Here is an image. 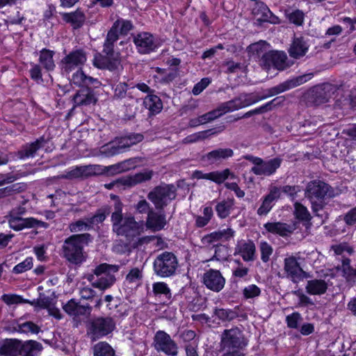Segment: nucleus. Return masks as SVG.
<instances>
[{
  "label": "nucleus",
  "mask_w": 356,
  "mask_h": 356,
  "mask_svg": "<svg viewBox=\"0 0 356 356\" xmlns=\"http://www.w3.org/2000/svg\"><path fill=\"white\" fill-rule=\"evenodd\" d=\"M113 210V205H104L98 209L92 217L87 218V220H88L91 225V228H93L94 225L102 223L106 220V217L110 213H112Z\"/></svg>",
  "instance_id": "473e14b6"
},
{
  "label": "nucleus",
  "mask_w": 356,
  "mask_h": 356,
  "mask_svg": "<svg viewBox=\"0 0 356 356\" xmlns=\"http://www.w3.org/2000/svg\"><path fill=\"white\" fill-rule=\"evenodd\" d=\"M119 269L118 265L101 264L94 269L93 274L88 275L87 279L93 287L104 291L115 282L116 279L111 273H116Z\"/></svg>",
  "instance_id": "39448f33"
},
{
  "label": "nucleus",
  "mask_w": 356,
  "mask_h": 356,
  "mask_svg": "<svg viewBox=\"0 0 356 356\" xmlns=\"http://www.w3.org/2000/svg\"><path fill=\"white\" fill-rule=\"evenodd\" d=\"M308 76L309 75L305 74L288 79L274 87L268 89L267 94L264 96H260V97H264V99L300 86L307 81Z\"/></svg>",
  "instance_id": "2eb2a0df"
},
{
  "label": "nucleus",
  "mask_w": 356,
  "mask_h": 356,
  "mask_svg": "<svg viewBox=\"0 0 356 356\" xmlns=\"http://www.w3.org/2000/svg\"><path fill=\"white\" fill-rule=\"evenodd\" d=\"M140 161L141 159L139 157H134L119 162L121 167V171L124 172L135 169L138 163Z\"/></svg>",
  "instance_id": "052dcab7"
},
{
  "label": "nucleus",
  "mask_w": 356,
  "mask_h": 356,
  "mask_svg": "<svg viewBox=\"0 0 356 356\" xmlns=\"http://www.w3.org/2000/svg\"><path fill=\"white\" fill-rule=\"evenodd\" d=\"M136 211L139 213L143 214L147 213V216L150 211H153L154 209L150 207L149 203L146 200H141L138 202L135 205Z\"/></svg>",
  "instance_id": "338daca9"
},
{
  "label": "nucleus",
  "mask_w": 356,
  "mask_h": 356,
  "mask_svg": "<svg viewBox=\"0 0 356 356\" xmlns=\"http://www.w3.org/2000/svg\"><path fill=\"white\" fill-rule=\"evenodd\" d=\"M256 247L251 240L238 241L234 248V255L239 254L244 261H253L255 259Z\"/></svg>",
  "instance_id": "b1692460"
},
{
  "label": "nucleus",
  "mask_w": 356,
  "mask_h": 356,
  "mask_svg": "<svg viewBox=\"0 0 356 356\" xmlns=\"http://www.w3.org/2000/svg\"><path fill=\"white\" fill-rule=\"evenodd\" d=\"M33 268V258L27 257L23 261L20 262L17 265H16L13 268L12 272L14 274H20L27 270L31 269Z\"/></svg>",
  "instance_id": "603ef678"
},
{
  "label": "nucleus",
  "mask_w": 356,
  "mask_h": 356,
  "mask_svg": "<svg viewBox=\"0 0 356 356\" xmlns=\"http://www.w3.org/2000/svg\"><path fill=\"white\" fill-rule=\"evenodd\" d=\"M203 283L209 289L219 292L225 286V279L219 270L211 268L204 273Z\"/></svg>",
  "instance_id": "a211bd4d"
},
{
  "label": "nucleus",
  "mask_w": 356,
  "mask_h": 356,
  "mask_svg": "<svg viewBox=\"0 0 356 356\" xmlns=\"http://www.w3.org/2000/svg\"><path fill=\"white\" fill-rule=\"evenodd\" d=\"M20 340L6 339L0 342V355L18 356L20 353Z\"/></svg>",
  "instance_id": "cd10ccee"
},
{
  "label": "nucleus",
  "mask_w": 356,
  "mask_h": 356,
  "mask_svg": "<svg viewBox=\"0 0 356 356\" xmlns=\"http://www.w3.org/2000/svg\"><path fill=\"white\" fill-rule=\"evenodd\" d=\"M334 196V188L320 179L310 181L305 189V197L309 200L312 211L317 216H321L318 212L327 204L326 200Z\"/></svg>",
  "instance_id": "7ed1b4c3"
},
{
  "label": "nucleus",
  "mask_w": 356,
  "mask_h": 356,
  "mask_svg": "<svg viewBox=\"0 0 356 356\" xmlns=\"http://www.w3.org/2000/svg\"><path fill=\"white\" fill-rule=\"evenodd\" d=\"M292 293L299 298L298 305L300 307H307L309 305H314V303L312 299L306 296L301 289L293 291Z\"/></svg>",
  "instance_id": "e2e57ef3"
},
{
  "label": "nucleus",
  "mask_w": 356,
  "mask_h": 356,
  "mask_svg": "<svg viewBox=\"0 0 356 356\" xmlns=\"http://www.w3.org/2000/svg\"><path fill=\"white\" fill-rule=\"evenodd\" d=\"M261 259L264 263H267L273 252V247L266 241H261L259 243Z\"/></svg>",
  "instance_id": "3c124183"
},
{
  "label": "nucleus",
  "mask_w": 356,
  "mask_h": 356,
  "mask_svg": "<svg viewBox=\"0 0 356 356\" xmlns=\"http://www.w3.org/2000/svg\"><path fill=\"white\" fill-rule=\"evenodd\" d=\"M28 303L34 307L45 309L49 307L50 299L49 297L45 296L44 294L40 293L39 298L36 300L34 299L33 301L29 300V302Z\"/></svg>",
  "instance_id": "0e129e2a"
},
{
  "label": "nucleus",
  "mask_w": 356,
  "mask_h": 356,
  "mask_svg": "<svg viewBox=\"0 0 356 356\" xmlns=\"http://www.w3.org/2000/svg\"><path fill=\"white\" fill-rule=\"evenodd\" d=\"M70 81L74 85L82 87L86 83V74L81 69L73 74Z\"/></svg>",
  "instance_id": "69168bd1"
},
{
  "label": "nucleus",
  "mask_w": 356,
  "mask_h": 356,
  "mask_svg": "<svg viewBox=\"0 0 356 356\" xmlns=\"http://www.w3.org/2000/svg\"><path fill=\"white\" fill-rule=\"evenodd\" d=\"M233 155L234 152L232 149L219 148L207 153L205 157L211 163H215L223 159L232 157Z\"/></svg>",
  "instance_id": "72a5a7b5"
},
{
  "label": "nucleus",
  "mask_w": 356,
  "mask_h": 356,
  "mask_svg": "<svg viewBox=\"0 0 356 356\" xmlns=\"http://www.w3.org/2000/svg\"><path fill=\"white\" fill-rule=\"evenodd\" d=\"M143 279V271L138 268H134L130 270L126 276V281L130 284H137Z\"/></svg>",
  "instance_id": "6e6d98bb"
},
{
  "label": "nucleus",
  "mask_w": 356,
  "mask_h": 356,
  "mask_svg": "<svg viewBox=\"0 0 356 356\" xmlns=\"http://www.w3.org/2000/svg\"><path fill=\"white\" fill-rule=\"evenodd\" d=\"M234 231L231 228H227L226 229H223L222 231L214 232L209 235L210 238L213 240L215 243L218 242L222 238H225L226 240H228L232 238L234 236Z\"/></svg>",
  "instance_id": "8fccbe9b"
},
{
  "label": "nucleus",
  "mask_w": 356,
  "mask_h": 356,
  "mask_svg": "<svg viewBox=\"0 0 356 356\" xmlns=\"http://www.w3.org/2000/svg\"><path fill=\"white\" fill-rule=\"evenodd\" d=\"M55 52L46 48L40 51L39 62L47 71H53L56 67L54 56Z\"/></svg>",
  "instance_id": "f704fd0d"
},
{
  "label": "nucleus",
  "mask_w": 356,
  "mask_h": 356,
  "mask_svg": "<svg viewBox=\"0 0 356 356\" xmlns=\"http://www.w3.org/2000/svg\"><path fill=\"white\" fill-rule=\"evenodd\" d=\"M236 97L238 100L240 108L249 106L264 99V97L254 95L252 93H241Z\"/></svg>",
  "instance_id": "c03bdc74"
},
{
  "label": "nucleus",
  "mask_w": 356,
  "mask_h": 356,
  "mask_svg": "<svg viewBox=\"0 0 356 356\" xmlns=\"http://www.w3.org/2000/svg\"><path fill=\"white\" fill-rule=\"evenodd\" d=\"M343 273L348 282L351 284L356 283V269L350 266L349 260L343 261Z\"/></svg>",
  "instance_id": "49530a36"
},
{
  "label": "nucleus",
  "mask_w": 356,
  "mask_h": 356,
  "mask_svg": "<svg viewBox=\"0 0 356 356\" xmlns=\"http://www.w3.org/2000/svg\"><path fill=\"white\" fill-rule=\"evenodd\" d=\"M327 283L321 279L308 280L305 286L306 292L310 295L321 296L326 293Z\"/></svg>",
  "instance_id": "7c9ffc66"
},
{
  "label": "nucleus",
  "mask_w": 356,
  "mask_h": 356,
  "mask_svg": "<svg viewBox=\"0 0 356 356\" xmlns=\"http://www.w3.org/2000/svg\"><path fill=\"white\" fill-rule=\"evenodd\" d=\"M252 14L254 15V19L257 22H270V17L272 13L268 8L263 3H258L257 6L253 8Z\"/></svg>",
  "instance_id": "c9c22d12"
},
{
  "label": "nucleus",
  "mask_w": 356,
  "mask_h": 356,
  "mask_svg": "<svg viewBox=\"0 0 356 356\" xmlns=\"http://www.w3.org/2000/svg\"><path fill=\"white\" fill-rule=\"evenodd\" d=\"M63 20L66 22H83L85 16L81 10L77 9L74 13L63 14Z\"/></svg>",
  "instance_id": "864d4df0"
},
{
  "label": "nucleus",
  "mask_w": 356,
  "mask_h": 356,
  "mask_svg": "<svg viewBox=\"0 0 356 356\" xmlns=\"http://www.w3.org/2000/svg\"><path fill=\"white\" fill-rule=\"evenodd\" d=\"M86 60V54L82 49H76L70 52L60 61L62 73L70 74L76 69H81Z\"/></svg>",
  "instance_id": "f8f14e48"
},
{
  "label": "nucleus",
  "mask_w": 356,
  "mask_h": 356,
  "mask_svg": "<svg viewBox=\"0 0 356 356\" xmlns=\"http://www.w3.org/2000/svg\"><path fill=\"white\" fill-rule=\"evenodd\" d=\"M124 204L118 200L113 203V210L111 216L112 230L118 236L133 238L140 234L143 225L137 222L133 216H123Z\"/></svg>",
  "instance_id": "f03ea898"
},
{
  "label": "nucleus",
  "mask_w": 356,
  "mask_h": 356,
  "mask_svg": "<svg viewBox=\"0 0 356 356\" xmlns=\"http://www.w3.org/2000/svg\"><path fill=\"white\" fill-rule=\"evenodd\" d=\"M100 165H88L76 166L71 170L66 172L65 174L59 175L54 177V179H76L79 178H85L97 175Z\"/></svg>",
  "instance_id": "ddd939ff"
},
{
  "label": "nucleus",
  "mask_w": 356,
  "mask_h": 356,
  "mask_svg": "<svg viewBox=\"0 0 356 356\" xmlns=\"http://www.w3.org/2000/svg\"><path fill=\"white\" fill-rule=\"evenodd\" d=\"M10 227L15 231H20L24 228H32L31 218H23L19 216L10 215L8 220Z\"/></svg>",
  "instance_id": "4c0bfd02"
},
{
  "label": "nucleus",
  "mask_w": 356,
  "mask_h": 356,
  "mask_svg": "<svg viewBox=\"0 0 356 356\" xmlns=\"http://www.w3.org/2000/svg\"><path fill=\"white\" fill-rule=\"evenodd\" d=\"M13 331L26 334H37L41 332V328L32 321H26L17 323V325L13 327Z\"/></svg>",
  "instance_id": "58836bf2"
},
{
  "label": "nucleus",
  "mask_w": 356,
  "mask_h": 356,
  "mask_svg": "<svg viewBox=\"0 0 356 356\" xmlns=\"http://www.w3.org/2000/svg\"><path fill=\"white\" fill-rule=\"evenodd\" d=\"M113 24L108 31L104 43L102 54L95 56L94 65L99 69H106L110 71L118 70L121 60L120 53L114 51V43L118 40L119 35H125L132 28L131 24Z\"/></svg>",
  "instance_id": "f257e3e1"
},
{
  "label": "nucleus",
  "mask_w": 356,
  "mask_h": 356,
  "mask_svg": "<svg viewBox=\"0 0 356 356\" xmlns=\"http://www.w3.org/2000/svg\"><path fill=\"white\" fill-rule=\"evenodd\" d=\"M42 350V345L34 340H27L22 342L20 340L21 356H35Z\"/></svg>",
  "instance_id": "2f4dec72"
},
{
  "label": "nucleus",
  "mask_w": 356,
  "mask_h": 356,
  "mask_svg": "<svg viewBox=\"0 0 356 356\" xmlns=\"http://www.w3.org/2000/svg\"><path fill=\"white\" fill-rule=\"evenodd\" d=\"M219 111L221 113V115L225 114L229 112H232L234 111H237L240 109V106L238 104V100L237 97H235L229 101L222 103L218 107Z\"/></svg>",
  "instance_id": "de8ad7c7"
},
{
  "label": "nucleus",
  "mask_w": 356,
  "mask_h": 356,
  "mask_svg": "<svg viewBox=\"0 0 356 356\" xmlns=\"http://www.w3.org/2000/svg\"><path fill=\"white\" fill-rule=\"evenodd\" d=\"M129 85L126 82H120L113 88V99L122 100L127 97L132 99L133 96L128 92Z\"/></svg>",
  "instance_id": "37998d69"
},
{
  "label": "nucleus",
  "mask_w": 356,
  "mask_h": 356,
  "mask_svg": "<svg viewBox=\"0 0 356 356\" xmlns=\"http://www.w3.org/2000/svg\"><path fill=\"white\" fill-rule=\"evenodd\" d=\"M234 201L232 200H224L217 202L215 210L218 216L221 219L228 217L233 209Z\"/></svg>",
  "instance_id": "ea45409f"
},
{
  "label": "nucleus",
  "mask_w": 356,
  "mask_h": 356,
  "mask_svg": "<svg viewBox=\"0 0 356 356\" xmlns=\"http://www.w3.org/2000/svg\"><path fill=\"white\" fill-rule=\"evenodd\" d=\"M152 291L156 297L163 298L165 301H170L172 293L168 284L163 282H154L152 284Z\"/></svg>",
  "instance_id": "e433bc0d"
},
{
  "label": "nucleus",
  "mask_w": 356,
  "mask_h": 356,
  "mask_svg": "<svg viewBox=\"0 0 356 356\" xmlns=\"http://www.w3.org/2000/svg\"><path fill=\"white\" fill-rule=\"evenodd\" d=\"M106 174L107 175H115L117 174L122 173L121 171V167L120 163H118L114 165H108V166H103L100 165V169L99 170L98 174Z\"/></svg>",
  "instance_id": "680f3d73"
},
{
  "label": "nucleus",
  "mask_w": 356,
  "mask_h": 356,
  "mask_svg": "<svg viewBox=\"0 0 356 356\" xmlns=\"http://www.w3.org/2000/svg\"><path fill=\"white\" fill-rule=\"evenodd\" d=\"M1 299L8 305L29 302V300H25L22 296L16 294H4L2 296Z\"/></svg>",
  "instance_id": "4d7b16f0"
},
{
  "label": "nucleus",
  "mask_w": 356,
  "mask_h": 356,
  "mask_svg": "<svg viewBox=\"0 0 356 356\" xmlns=\"http://www.w3.org/2000/svg\"><path fill=\"white\" fill-rule=\"evenodd\" d=\"M134 42L138 51L143 54H149L158 47L157 44L154 41V36L147 32H142L137 34L134 38Z\"/></svg>",
  "instance_id": "6ab92c4d"
},
{
  "label": "nucleus",
  "mask_w": 356,
  "mask_h": 356,
  "mask_svg": "<svg viewBox=\"0 0 356 356\" xmlns=\"http://www.w3.org/2000/svg\"><path fill=\"white\" fill-rule=\"evenodd\" d=\"M143 138V135L141 134L125 135L103 145L100 149V153L106 157L122 154L127 151L132 145L142 141Z\"/></svg>",
  "instance_id": "423d86ee"
},
{
  "label": "nucleus",
  "mask_w": 356,
  "mask_h": 356,
  "mask_svg": "<svg viewBox=\"0 0 356 356\" xmlns=\"http://www.w3.org/2000/svg\"><path fill=\"white\" fill-rule=\"evenodd\" d=\"M69 229L71 232H79L81 231H89L92 229L87 218L85 220H79L69 225Z\"/></svg>",
  "instance_id": "09e8293b"
},
{
  "label": "nucleus",
  "mask_w": 356,
  "mask_h": 356,
  "mask_svg": "<svg viewBox=\"0 0 356 356\" xmlns=\"http://www.w3.org/2000/svg\"><path fill=\"white\" fill-rule=\"evenodd\" d=\"M93 356H115V351L107 342L100 341L92 348Z\"/></svg>",
  "instance_id": "a19ab883"
},
{
  "label": "nucleus",
  "mask_w": 356,
  "mask_h": 356,
  "mask_svg": "<svg viewBox=\"0 0 356 356\" xmlns=\"http://www.w3.org/2000/svg\"><path fill=\"white\" fill-rule=\"evenodd\" d=\"M341 87L337 84L324 83L314 87L312 92L316 104H323L329 101Z\"/></svg>",
  "instance_id": "dca6fc26"
},
{
  "label": "nucleus",
  "mask_w": 356,
  "mask_h": 356,
  "mask_svg": "<svg viewBox=\"0 0 356 356\" xmlns=\"http://www.w3.org/2000/svg\"><path fill=\"white\" fill-rule=\"evenodd\" d=\"M63 309L70 316L80 318L88 316L92 307L89 304L82 305L80 301L72 298L63 305Z\"/></svg>",
  "instance_id": "f3484780"
},
{
  "label": "nucleus",
  "mask_w": 356,
  "mask_h": 356,
  "mask_svg": "<svg viewBox=\"0 0 356 356\" xmlns=\"http://www.w3.org/2000/svg\"><path fill=\"white\" fill-rule=\"evenodd\" d=\"M74 107L88 106L96 104L97 99L95 95L94 90L88 87H81L76 91L72 97Z\"/></svg>",
  "instance_id": "4be33fe9"
},
{
  "label": "nucleus",
  "mask_w": 356,
  "mask_h": 356,
  "mask_svg": "<svg viewBox=\"0 0 356 356\" xmlns=\"http://www.w3.org/2000/svg\"><path fill=\"white\" fill-rule=\"evenodd\" d=\"M92 238L88 233L73 234L67 237L62 246L63 257L72 264H81L86 260L83 248L92 242Z\"/></svg>",
  "instance_id": "20e7f679"
},
{
  "label": "nucleus",
  "mask_w": 356,
  "mask_h": 356,
  "mask_svg": "<svg viewBox=\"0 0 356 356\" xmlns=\"http://www.w3.org/2000/svg\"><path fill=\"white\" fill-rule=\"evenodd\" d=\"M282 159L276 157L268 161H264L261 159V163L257 166H253L251 172L258 176H270L274 174L280 167Z\"/></svg>",
  "instance_id": "aec40b11"
},
{
  "label": "nucleus",
  "mask_w": 356,
  "mask_h": 356,
  "mask_svg": "<svg viewBox=\"0 0 356 356\" xmlns=\"http://www.w3.org/2000/svg\"><path fill=\"white\" fill-rule=\"evenodd\" d=\"M143 106L149 111V115H155L163 108L161 99L154 94H149L144 98Z\"/></svg>",
  "instance_id": "c85d7f7f"
},
{
  "label": "nucleus",
  "mask_w": 356,
  "mask_h": 356,
  "mask_svg": "<svg viewBox=\"0 0 356 356\" xmlns=\"http://www.w3.org/2000/svg\"><path fill=\"white\" fill-rule=\"evenodd\" d=\"M214 314L222 321H231L238 317L236 311L230 309H215Z\"/></svg>",
  "instance_id": "a18cd8bd"
},
{
  "label": "nucleus",
  "mask_w": 356,
  "mask_h": 356,
  "mask_svg": "<svg viewBox=\"0 0 356 356\" xmlns=\"http://www.w3.org/2000/svg\"><path fill=\"white\" fill-rule=\"evenodd\" d=\"M154 172L152 170L145 169L143 172H137L134 175L125 176L122 179L124 186L127 188L134 187L138 184L146 182L152 179Z\"/></svg>",
  "instance_id": "bb28decb"
},
{
  "label": "nucleus",
  "mask_w": 356,
  "mask_h": 356,
  "mask_svg": "<svg viewBox=\"0 0 356 356\" xmlns=\"http://www.w3.org/2000/svg\"><path fill=\"white\" fill-rule=\"evenodd\" d=\"M264 227L268 232L283 237L290 235L297 228L296 222L286 224L281 222H267L264 224Z\"/></svg>",
  "instance_id": "393cba45"
},
{
  "label": "nucleus",
  "mask_w": 356,
  "mask_h": 356,
  "mask_svg": "<svg viewBox=\"0 0 356 356\" xmlns=\"http://www.w3.org/2000/svg\"><path fill=\"white\" fill-rule=\"evenodd\" d=\"M167 225L166 216L163 210L150 211L146 220V226L154 231H160Z\"/></svg>",
  "instance_id": "a878e982"
},
{
  "label": "nucleus",
  "mask_w": 356,
  "mask_h": 356,
  "mask_svg": "<svg viewBox=\"0 0 356 356\" xmlns=\"http://www.w3.org/2000/svg\"><path fill=\"white\" fill-rule=\"evenodd\" d=\"M302 321V317L299 312H293L291 314L286 316V323L287 327L291 329H298L299 323Z\"/></svg>",
  "instance_id": "5fc2aeb1"
},
{
  "label": "nucleus",
  "mask_w": 356,
  "mask_h": 356,
  "mask_svg": "<svg viewBox=\"0 0 356 356\" xmlns=\"http://www.w3.org/2000/svg\"><path fill=\"white\" fill-rule=\"evenodd\" d=\"M178 266L177 257L170 252L159 254L153 263L154 273L160 277H169L175 274Z\"/></svg>",
  "instance_id": "1a4fd4ad"
},
{
  "label": "nucleus",
  "mask_w": 356,
  "mask_h": 356,
  "mask_svg": "<svg viewBox=\"0 0 356 356\" xmlns=\"http://www.w3.org/2000/svg\"><path fill=\"white\" fill-rule=\"evenodd\" d=\"M225 129V126L218 128L209 129L203 131H200L193 134V137H196L197 141L206 139L209 136L217 134L222 132Z\"/></svg>",
  "instance_id": "bf43d9fd"
},
{
  "label": "nucleus",
  "mask_w": 356,
  "mask_h": 356,
  "mask_svg": "<svg viewBox=\"0 0 356 356\" xmlns=\"http://www.w3.org/2000/svg\"><path fill=\"white\" fill-rule=\"evenodd\" d=\"M308 48L307 43L302 38H297L293 40L289 49V53L291 57L298 59L306 54Z\"/></svg>",
  "instance_id": "c756f323"
},
{
  "label": "nucleus",
  "mask_w": 356,
  "mask_h": 356,
  "mask_svg": "<svg viewBox=\"0 0 356 356\" xmlns=\"http://www.w3.org/2000/svg\"><path fill=\"white\" fill-rule=\"evenodd\" d=\"M153 346L157 352L168 356H177L178 345L165 331L159 330L154 337Z\"/></svg>",
  "instance_id": "9b49d317"
},
{
  "label": "nucleus",
  "mask_w": 356,
  "mask_h": 356,
  "mask_svg": "<svg viewBox=\"0 0 356 356\" xmlns=\"http://www.w3.org/2000/svg\"><path fill=\"white\" fill-rule=\"evenodd\" d=\"M284 269L287 274V277H290L293 283H298L302 280L303 275L305 273L293 256L284 259Z\"/></svg>",
  "instance_id": "412c9836"
},
{
  "label": "nucleus",
  "mask_w": 356,
  "mask_h": 356,
  "mask_svg": "<svg viewBox=\"0 0 356 356\" xmlns=\"http://www.w3.org/2000/svg\"><path fill=\"white\" fill-rule=\"evenodd\" d=\"M284 101V97L283 96L277 97L257 108L259 110V113L262 114L269 111H271L273 107H275L277 105L281 104Z\"/></svg>",
  "instance_id": "13d9d810"
},
{
  "label": "nucleus",
  "mask_w": 356,
  "mask_h": 356,
  "mask_svg": "<svg viewBox=\"0 0 356 356\" xmlns=\"http://www.w3.org/2000/svg\"><path fill=\"white\" fill-rule=\"evenodd\" d=\"M293 214L296 218L303 223H309L312 220V216L307 208L300 202L294 204Z\"/></svg>",
  "instance_id": "79ce46f5"
},
{
  "label": "nucleus",
  "mask_w": 356,
  "mask_h": 356,
  "mask_svg": "<svg viewBox=\"0 0 356 356\" xmlns=\"http://www.w3.org/2000/svg\"><path fill=\"white\" fill-rule=\"evenodd\" d=\"M248 344V340L238 327L226 329L220 335V346L222 350H244Z\"/></svg>",
  "instance_id": "6e6552de"
},
{
  "label": "nucleus",
  "mask_w": 356,
  "mask_h": 356,
  "mask_svg": "<svg viewBox=\"0 0 356 356\" xmlns=\"http://www.w3.org/2000/svg\"><path fill=\"white\" fill-rule=\"evenodd\" d=\"M286 58V55L284 52L269 51L261 56L260 65L266 70L272 67L277 70H284Z\"/></svg>",
  "instance_id": "4468645a"
},
{
  "label": "nucleus",
  "mask_w": 356,
  "mask_h": 356,
  "mask_svg": "<svg viewBox=\"0 0 356 356\" xmlns=\"http://www.w3.org/2000/svg\"><path fill=\"white\" fill-rule=\"evenodd\" d=\"M261 293L260 289L255 284L248 286L243 289V296L245 298H253Z\"/></svg>",
  "instance_id": "774afa93"
},
{
  "label": "nucleus",
  "mask_w": 356,
  "mask_h": 356,
  "mask_svg": "<svg viewBox=\"0 0 356 356\" xmlns=\"http://www.w3.org/2000/svg\"><path fill=\"white\" fill-rule=\"evenodd\" d=\"M115 323L111 317H97L91 321L88 332L92 341L104 337L112 332Z\"/></svg>",
  "instance_id": "9d476101"
},
{
  "label": "nucleus",
  "mask_w": 356,
  "mask_h": 356,
  "mask_svg": "<svg viewBox=\"0 0 356 356\" xmlns=\"http://www.w3.org/2000/svg\"><path fill=\"white\" fill-rule=\"evenodd\" d=\"M177 196V188L173 184H162L154 187L148 194L147 198L156 210H163Z\"/></svg>",
  "instance_id": "0eeeda50"
},
{
  "label": "nucleus",
  "mask_w": 356,
  "mask_h": 356,
  "mask_svg": "<svg viewBox=\"0 0 356 356\" xmlns=\"http://www.w3.org/2000/svg\"><path fill=\"white\" fill-rule=\"evenodd\" d=\"M47 143V140L42 136L34 142L24 145L17 152L18 158L25 159L34 157L38 150L41 149Z\"/></svg>",
  "instance_id": "5701e85b"
}]
</instances>
